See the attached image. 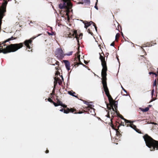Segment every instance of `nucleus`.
<instances>
[{
  "instance_id": "35",
  "label": "nucleus",
  "mask_w": 158,
  "mask_h": 158,
  "mask_svg": "<svg viewBox=\"0 0 158 158\" xmlns=\"http://www.w3.org/2000/svg\"><path fill=\"white\" fill-rule=\"evenodd\" d=\"M97 0V2L95 3V5L94 6V7L95 8H96L97 10H98V6H97V3H98V0Z\"/></svg>"
},
{
  "instance_id": "29",
  "label": "nucleus",
  "mask_w": 158,
  "mask_h": 158,
  "mask_svg": "<svg viewBox=\"0 0 158 158\" xmlns=\"http://www.w3.org/2000/svg\"><path fill=\"white\" fill-rule=\"evenodd\" d=\"M15 39V38H14L12 36L10 38L8 39L7 40L5 41L4 42L6 43V42H8L10 40H13Z\"/></svg>"
},
{
  "instance_id": "23",
  "label": "nucleus",
  "mask_w": 158,
  "mask_h": 158,
  "mask_svg": "<svg viewBox=\"0 0 158 158\" xmlns=\"http://www.w3.org/2000/svg\"><path fill=\"white\" fill-rule=\"evenodd\" d=\"M57 81L59 85H61L62 84V81L59 77H56Z\"/></svg>"
},
{
  "instance_id": "2",
  "label": "nucleus",
  "mask_w": 158,
  "mask_h": 158,
  "mask_svg": "<svg viewBox=\"0 0 158 158\" xmlns=\"http://www.w3.org/2000/svg\"><path fill=\"white\" fill-rule=\"evenodd\" d=\"M143 138L146 146L150 148L151 151H154L156 148L158 150V141L154 139L147 134H145Z\"/></svg>"
},
{
  "instance_id": "55",
  "label": "nucleus",
  "mask_w": 158,
  "mask_h": 158,
  "mask_svg": "<svg viewBox=\"0 0 158 158\" xmlns=\"http://www.w3.org/2000/svg\"><path fill=\"white\" fill-rule=\"evenodd\" d=\"M102 53L103 54V55H104V54L103 52H102Z\"/></svg>"
},
{
  "instance_id": "21",
  "label": "nucleus",
  "mask_w": 158,
  "mask_h": 158,
  "mask_svg": "<svg viewBox=\"0 0 158 158\" xmlns=\"http://www.w3.org/2000/svg\"><path fill=\"white\" fill-rule=\"evenodd\" d=\"M74 34V31L72 34L71 33H69V34H68V37L69 38H72L73 37H75V35H73Z\"/></svg>"
},
{
  "instance_id": "28",
  "label": "nucleus",
  "mask_w": 158,
  "mask_h": 158,
  "mask_svg": "<svg viewBox=\"0 0 158 158\" xmlns=\"http://www.w3.org/2000/svg\"><path fill=\"white\" fill-rule=\"evenodd\" d=\"M54 86L55 87L56 86V85L58 82H57V81L56 77H55L54 78Z\"/></svg>"
},
{
  "instance_id": "37",
  "label": "nucleus",
  "mask_w": 158,
  "mask_h": 158,
  "mask_svg": "<svg viewBox=\"0 0 158 158\" xmlns=\"http://www.w3.org/2000/svg\"><path fill=\"white\" fill-rule=\"evenodd\" d=\"M156 80H155L153 84V87L155 86L156 85Z\"/></svg>"
},
{
  "instance_id": "16",
  "label": "nucleus",
  "mask_w": 158,
  "mask_h": 158,
  "mask_svg": "<svg viewBox=\"0 0 158 158\" xmlns=\"http://www.w3.org/2000/svg\"><path fill=\"white\" fill-rule=\"evenodd\" d=\"M68 93L70 95H72L75 97L77 98V94L76 95V93L75 92H73V91H69Z\"/></svg>"
},
{
  "instance_id": "7",
  "label": "nucleus",
  "mask_w": 158,
  "mask_h": 158,
  "mask_svg": "<svg viewBox=\"0 0 158 158\" xmlns=\"http://www.w3.org/2000/svg\"><path fill=\"white\" fill-rule=\"evenodd\" d=\"M76 112L75 113V114H82L84 112L82 111H79V112H77L78 111L76 110L75 109H74L73 108H71L69 109V108H67L66 109H64V113L68 114L69 113V112L73 113L74 112Z\"/></svg>"
},
{
  "instance_id": "17",
  "label": "nucleus",
  "mask_w": 158,
  "mask_h": 158,
  "mask_svg": "<svg viewBox=\"0 0 158 158\" xmlns=\"http://www.w3.org/2000/svg\"><path fill=\"white\" fill-rule=\"evenodd\" d=\"M112 120V118H111L110 119L111 122L109 123V124L110 126L113 129H114L115 130H116L117 128H115V127H114V125L113 124Z\"/></svg>"
},
{
  "instance_id": "32",
  "label": "nucleus",
  "mask_w": 158,
  "mask_h": 158,
  "mask_svg": "<svg viewBox=\"0 0 158 158\" xmlns=\"http://www.w3.org/2000/svg\"><path fill=\"white\" fill-rule=\"evenodd\" d=\"M48 100L51 103H52L54 101H53V100L51 99V98H48V99H45V100Z\"/></svg>"
},
{
  "instance_id": "10",
  "label": "nucleus",
  "mask_w": 158,
  "mask_h": 158,
  "mask_svg": "<svg viewBox=\"0 0 158 158\" xmlns=\"http://www.w3.org/2000/svg\"><path fill=\"white\" fill-rule=\"evenodd\" d=\"M73 35H75V37L76 38L78 44H79V39H81L82 38L83 34L82 33H81L80 34L78 35L77 33V31L75 30L74 31Z\"/></svg>"
},
{
  "instance_id": "31",
  "label": "nucleus",
  "mask_w": 158,
  "mask_h": 158,
  "mask_svg": "<svg viewBox=\"0 0 158 158\" xmlns=\"http://www.w3.org/2000/svg\"><path fill=\"white\" fill-rule=\"evenodd\" d=\"M73 52L72 51L70 52H69L68 53L66 54L65 55H67V56H70L72 55Z\"/></svg>"
},
{
  "instance_id": "48",
  "label": "nucleus",
  "mask_w": 158,
  "mask_h": 158,
  "mask_svg": "<svg viewBox=\"0 0 158 158\" xmlns=\"http://www.w3.org/2000/svg\"><path fill=\"white\" fill-rule=\"evenodd\" d=\"M64 110L63 109H60V111H61V112H62Z\"/></svg>"
},
{
  "instance_id": "11",
  "label": "nucleus",
  "mask_w": 158,
  "mask_h": 158,
  "mask_svg": "<svg viewBox=\"0 0 158 158\" xmlns=\"http://www.w3.org/2000/svg\"><path fill=\"white\" fill-rule=\"evenodd\" d=\"M130 123V127H131L133 129H134L139 134H142L141 132L137 128L136 126L134 125V124H133L132 122H131L129 121V122L128 123Z\"/></svg>"
},
{
  "instance_id": "14",
  "label": "nucleus",
  "mask_w": 158,
  "mask_h": 158,
  "mask_svg": "<svg viewBox=\"0 0 158 158\" xmlns=\"http://www.w3.org/2000/svg\"><path fill=\"white\" fill-rule=\"evenodd\" d=\"M117 103L118 102L117 101H114V102L110 104L112 108L113 107V106H114L115 110H116L117 108Z\"/></svg>"
},
{
  "instance_id": "51",
  "label": "nucleus",
  "mask_w": 158,
  "mask_h": 158,
  "mask_svg": "<svg viewBox=\"0 0 158 158\" xmlns=\"http://www.w3.org/2000/svg\"><path fill=\"white\" fill-rule=\"evenodd\" d=\"M99 47H100V48L101 49V46L100 44L99 45Z\"/></svg>"
},
{
  "instance_id": "54",
  "label": "nucleus",
  "mask_w": 158,
  "mask_h": 158,
  "mask_svg": "<svg viewBox=\"0 0 158 158\" xmlns=\"http://www.w3.org/2000/svg\"><path fill=\"white\" fill-rule=\"evenodd\" d=\"M151 105H149V106H148L149 107H151Z\"/></svg>"
},
{
  "instance_id": "6",
  "label": "nucleus",
  "mask_w": 158,
  "mask_h": 158,
  "mask_svg": "<svg viewBox=\"0 0 158 158\" xmlns=\"http://www.w3.org/2000/svg\"><path fill=\"white\" fill-rule=\"evenodd\" d=\"M55 55L59 60H61L65 55L63 53V51L61 48H57L55 53Z\"/></svg>"
},
{
  "instance_id": "12",
  "label": "nucleus",
  "mask_w": 158,
  "mask_h": 158,
  "mask_svg": "<svg viewBox=\"0 0 158 158\" xmlns=\"http://www.w3.org/2000/svg\"><path fill=\"white\" fill-rule=\"evenodd\" d=\"M63 62L64 63L65 67L68 71L70 70V64L71 63L68 60H63Z\"/></svg>"
},
{
  "instance_id": "26",
  "label": "nucleus",
  "mask_w": 158,
  "mask_h": 158,
  "mask_svg": "<svg viewBox=\"0 0 158 158\" xmlns=\"http://www.w3.org/2000/svg\"><path fill=\"white\" fill-rule=\"evenodd\" d=\"M154 92V89H153L152 90V94H151L152 97V99L151 100V101H150V102H152L155 100V99H154L153 98V97Z\"/></svg>"
},
{
  "instance_id": "15",
  "label": "nucleus",
  "mask_w": 158,
  "mask_h": 158,
  "mask_svg": "<svg viewBox=\"0 0 158 158\" xmlns=\"http://www.w3.org/2000/svg\"><path fill=\"white\" fill-rule=\"evenodd\" d=\"M152 46V44H151V43H147L146 44H143V45L142 47H141V48H142V49H143V50L144 51V50L143 49V47H150V46Z\"/></svg>"
},
{
  "instance_id": "44",
  "label": "nucleus",
  "mask_w": 158,
  "mask_h": 158,
  "mask_svg": "<svg viewBox=\"0 0 158 158\" xmlns=\"http://www.w3.org/2000/svg\"><path fill=\"white\" fill-rule=\"evenodd\" d=\"M114 43L113 42V43H112L111 44H110V46H114Z\"/></svg>"
},
{
  "instance_id": "18",
  "label": "nucleus",
  "mask_w": 158,
  "mask_h": 158,
  "mask_svg": "<svg viewBox=\"0 0 158 158\" xmlns=\"http://www.w3.org/2000/svg\"><path fill=\"white\" fill-rule=\"evenodd\" d=\"M112 110H111V109H110V111H109L108 113H109V114L110 113L112 115V116L113 118L114 117L113 116V115L114 114L115 110H114V108L113 107H112Z\"/></svg>"
},
{
  "instance_id": "9",
  "label": "nucleus",
  "mask_w": 158,
  "mask_h": 158,
  "mask_svg": "<svg viewBox=\"0 0 158 158\" xmlns=\"http://www.w3.org/2000/svg\"><path fill=\"white\" fill-rule=\"evenodd\" d=\"M91 105H89V106L85 108L84 109L86 110L88 113L89 114H91L92 115H94L95 114V112L94 111V109L90 107Z\"/></svg>"
},
{
  "instance_id": "4",
  "label": "nucleus",
  "mask_w": 158,
  "mask_h": 158,
  "mask_svg": "<svg viewBox=\"0 0 158 158\" xmlns=\"http://www.w3.org/2000/svg\"><path fill=\"white\" fill-rule=\"evenodd\" d=\"M99 59L101 61V64L102 67V71L101 75L102 79L106 78V72L107 70V68L106 65V61L105 60V58L100 53Z\"/></svg>"
},
{
  "instance_id": "22",
  "label": "nucleus",
  "mask_w": 158,
  "mask_h": 158,
  "mask_svg": "<svg viewBox=\"0 0 158 158\" xmlns=\"http://www.w3.org/2000/svg\"><path fill=\"white\" fill-rule=\"evenodd\" d=\"M89 24H90V25L92 24H93V26H94L95 28V29L97 31V27L95 24L93 22L91 21L89 22Z\"/></svg>"
},
{
  "instance_id": "13",
  "label": "nucleus",
  "mask_w": 158,
  "mask_h": 158,
  "mask_svg": "<svg viewBox=\"0 0 158 158\" xmlns=\"http://www.w3.org/2000/svg\"><path fill=\"white\" fill-rule=\"evenodd\" d=\"M116 126H117V128L115 130L116 131V135L117 136H121L122 135L120 133L121 131L119 129V127L120 126L119 123H117L116 124Z\"/></svg>"
},
{
  "instance_id": "46",
  "label": "nucleus",
  "mask_w": 158,
  "mask_h": 158,
  "mask_svg": "<svg viewBox=\"0 0 158 158\" xmlns=\"http://www.w3.org/2000/svg\"><path fill=\"white\" fill-rule=\"evenodd\" d=\"M51 94L52 95V94L54 95V94H55L54 90H53L52 91V94Z\"/></svg>"
},
{
  "instance_id": "25",
  "label": "nucleus",
  "mask_w": 158,
  "mask_h": 158,
  "mask_svg": "<svg viewBox=\"0 0 158 158\" xmlns=\"http://www.w3.org/2000/svg\"><path fill=\"white\" fill-rule=\"evenodd\" d=\"M57 98H56V100H57V103L58 104H60V106L62 105H62V102L61 101H60L59 99L58 98V96H57Z\"/></svg>"
},
{
  "instance_id": "52",
  "label": "nucleus",
  "mask_w": 158,
  "mask_h": 158,
  "mask_svg": "<svg viewBox=\"0 0 158 158\" xmlns=\"http://www.w3.org/2000/svg\"><path fill=\"white\" fill-rule=\"evenodd\" d=\"M123 88V90H124L125 92H126V90H125Z\"/></svg>"
},
{
  "instance_id": "43",
  "label": "nucleus",
  "mask_w": 158,
  "mask_h": 158,
  "mask_svg": "<svg viewBox=\"0 0 158 158\" xmlns=\"http://www.w3.org/2000/svg\"><path fill=\"white\" fill-rule=\"evenodd\" d=\"M48 34L50 35H53L52 32V33H50L49 32H48Z\"/></svg>"
},
{
  "instance_id": "34",
  "label": "nucleus",
  "mask_w": 158,
  "mask_h": 158,
  "mask_svg": "<svg viewBox=\"0 0 158 158\" xmlns=\"http://www.w3.org/2000/svg\"><path fill=\"white\" fill-rule=\"evenodd\" d=\"M52 103L54 104L55 106H60V104H58L57 103H56L54 102H53Z\"/></svg>"
},
{
  "instance_id": "56",
  "label": "nucleus",
  "mask_w": 158,
  "mask_h": 158,
  "mask_svg": "<svg viewBox=\"0 0 158 158\" xmlns=\"http://www.w3.org/2000/svg\"><path fill=\"white\" fill-rule=\"evenodd\" d=\"M52 65H55V64H52Z\"/></svg>"
},
{
  "instance_id": "45",
  "label": "nucleus",
  "mask_w": 158,
  "mask_h": 158,
  "mask_svg": "<svg viewBox=\"0 0 158 158\" xmlns=\"http://www.w3.org/2000/svg\"><path fill=\"white\" fill-rule=\"evenodd\" d=\"M154 73V72H149V73L150 75H151V74H153Z\"/></svg>"
},
{
  "instance_id": "58",
  "label": "nucleus",
  "mask_w": 158,
  "mask_h": 158,
  "mask_svg": "<svg viewBox=\"0 0 158 158\" xmlns=\"http://www.w3.org/2000/svg\"><path fill=\"white\" fill-rule=\"evenodd\" d=\"M85 110H84V112H85Z\"/></svg>"
},
{
  "instance_id": "49",
  "label": "nucleus",
  "mask_w": 158,
  "mask_h": 158,
  "mask_svg": "<svg viewBox=\"0 0 158 158\" xmlns=\"http://www.w3.org/2000/svg\"><path fill=\"white\" fill-rule=\"evenodd\" d=\"M107 117H109V118H110V115H109V113H108V114H107Z\"/></svg>"
},
{
  "instance_id": "24",
  "label": "nucleus",
  "mask_w": 158,
  "mask_h": 158,
  "mask_svg": "<svg viewBox=\"0 0 158 158\" xmlns=\"http://www.w3.org/2000/svg\"><path fill=\"white\" fill-rule=\"evenodd\" d=\"M141 111L144 112H147L149 110V107H147L145 109L141 108Z\"/></svg>"
},
{
  "instance_id": "50",
  "label": "nucleus",
  "mask_w": 158,
  "mask_h": 158,
  "mask_svg": "<svg viewBox=\"0 0 158 158\" xmlns=\"http://www.w3.org/2000/svg\"><path fill=\"white\" fill-rule=\"evenodd\" d=\"M106 55H107V56H108V55H109V53H106Z\"/></svg>"
},
{
  "instance_id": "36",
  "label": "nucleus",
  "mask_w": 158,
  "mask_h": 158,
  "mask_svg": "<svg viewBox=\"0 0 158 158\" xmlns=\"http://www.w3.org/2000/svg\"><path fill=\"white\" fill-rule=\"evenodd\" d=\"M75 64H76V62L75 61H74V62L73 63H72L71 62V63L70 64L71 65V66H73V68L72 69H73V66H74V65H75Z\"/></svg>"
},
{
  "instance_id": "30",
  "label": "nucleus",
  "mask_w": 158,
  "mask_h": 158,
  "mask_svg": "<svg viewBox=\"0 0 158 158\" xmlns=\"http://www.w3.org/2000/svg\"><path fill=\"white\" fill-rule=\"evenodd\" d=\"M90 26V24H89V22H87L85 23V27L86 29H87V28Z\"/></svg>"
},
{
  "instance_id": "53",
  "label": "nucleus",
  "mask_w": 158,
  "mask_h": 158,
  "mask_svg": "<svg viewBox=\"0 0 158 158\" xmlns=\"http://www.w3.org/2000/svg\"><path fill=\"white\" fill-rule=\"evenodd\" d=\"M61 77L62 79L63 80V77L62 76H61Z\"/></svg>"
},
{
  "instance_id": "39",
  "label": "nucleus",
  "mask_w": 158,
  "mask_h": 158,
  "mask_svg": "<svg viewBox=\"0 0 158 158\" xmlns=\"http://www.w3.org/2000/svg\"><path fill=\"white\" fill-rule=\"evenodd\" d=\"M62 105H60L61 106L63 107L64 108H66L67 107V106L65 104H64L62 103Z\"/></svg>"
},
{
  "instance_id": "8",
  "label": "nucleus",
  "mask_w": 158,
  "mask_h": 158,
  "mask_svg": "<svg viewBox=\"0 0 158 158\" xmlns=\"http://www.w3.org/2000/svg\"><path fill=\"white\" fill-rule=\"evenodd\" d=\"M80 55H78L77 56V57H76L74 59V61H75L76 62V64H75L74 66H73V67H75V68H76L77 67H78L79 64H82L83 65H85L82 63L80 61Z\"/></svg>"
},
{
  "instance_id": "33",
  "label": "nucleus",
  "mask_w": 158,
  "mask_h": 158,
  "mask_svg": "<svg viewBox=\"0 0 158 158\" xmlns=\"http://www.w3.org/2000/svg\"><path fill=\"white\" fill-rule=\"evenodd\" d=\"M87 31L88 33H89L91 35H93V32L91 31V30L89 29L87 30Z\"/></svg>"
},
{
  "instance_id": "42",
  "label": "nucleus",
  "mask_w": 158,
  "mask_h": 158,
  "mask_svg": "<svg viewBox=\"0 0 158 158\" xmlns=\"http://www.w3.org/2000/svg\"><path fill=\"white\" fill-rule=\"evenodd\" d=\"M58 74H60V73L58 72V71H57L56 73V75H57V76Z\"/></svg>"
},
{
  "instance_id": "5",
  "label": "nucleus",
  "mask_w": 158,
  "mask_h": 158,
  "mask_svg": "<svg viewBox=\"0 0 158 158\" xmlns=\"http://www.w3.org/2000/svg\"><path fill=\"white\" fill-rule=\"evenodd\" d=\"M106 80L107 78L102 79V83L103 85V87L104 90V91H105L106 94L108 98L109 102L110 104L115 101L113 99L111 96L110 94L109 89L107 86Z\"/></svg>"
},
{
  "instance_id": "38",
  "label": "nucleus",
  "mask_w": 158,
  "mask_h": 158,
  "mask_svg": "<svg viewBox=\"0 0 158 158\" xmlns=\"http://www.w3.org/2000/svg\"><path fill=\"white\" fill-rule=\"evenodd\" d=\"M55 61V64L57 65V66H59V62L58 61H56L55 60H54Z\"/></svg>"
},
{
  "instance_id": "27",
  "label": "nucleus",
  "mask_w": 158,
  "mask_h": 158,
  "mask_svg": "<svg viewBox=\"0 0 158 158\" xmlns=\"http://www.w3.org/2000/svg\"><path fill=\"white\" fill-rule=\"evenodd\" d=\"M120 34L118 33L117 34H116V35L115 36V40L117 41H118L119 38V37L120 36Z\"/></svg>"
},
{
  "instance_id": "3",
  "label": "nucleus",
  "mask_w": 158,
  "mask_h": 158,
  "mask_svg": "<svg viewBox=\"0 0 158 158\" xmlns=\"http://www.w3.org/2000/svg\"><path fill=\"white\" fill-rule=\"evenodd\" d=\"M72 5L68 0H62L59 4V7L61 9H64L66 10V15L69 18L70 10L72 8Z\"/></svg>"
},
{
  "instance_id": "47",
  "label": "nucleus",
  "mask_w": 158,
  "mask_h": 158,
  "mask_svg": "<svg viewBox=\"0 0 158 158\" xmlns=\"http://www.w3.org/2000/svg\"><path fill=\"white\" fill-rule=\"evenodd\" d=\"M49 152V150H48L47 149V150L46 151H45V152L46 153H48Z\"/></svg>"
},
{
  "instance_id": "20",
  "label": "nucleus",
  "mask_w": 158,
  "mask_h": 158,
  "mask_svg": "<svg viewBox=\"0 0 158 158\" xmlns=\"http://www.w3.org/2000/svg\"><path fill=\"white\" fill-rule=\"evenodd\" d=\"M119 116L122 119L124 120L125 121V122L126 123H128L129 122V121L124 118V117H123V116L122 115L119 114Z\"/></svg>"
},
{
  "instance_id": "57",
  "label": "nucleus",
  "mask_w": 158,
  "mask_h": 158,
  "mask_svg": "<svg viewBox=\"0 0 158 158\" xmlns=\"http://www.w3.org/2000/svg\"><path fill=\"white\" fill-rule=\"evenodd\" d=\"M117 59H118V60H119L118 58H117Z\"/></svg>"
},
{
  "instance_id": "19",
  "label": "nucleus",
  "mask_w": 158,
  "mask_h": 158,
  "mask_svg": "<svg viewBox=\"0 0 158 158\" xmlns=\"http://www.w3.org/2000/svg\"><path fill=\"white\" fill-rule=\"evenodd\" d=\"M84 3H86L88 4H89L90 3V0H82V2H80L79 3L83 4Z\"/></svg>"
},
{
  "instance_id": "41",
  "label": "nucleus",
  "mask_w": 158,
  "mask_h": 158,
  "mask_svg": "<svg viewBox=\"0 0 158 158\" xmlns=\"http://www.w3.org/2000/svg\"><path fill=\"white\" fill-rule=\"evenodd\" d=\"M55 69L56 70H58L59 69V66H57L55 67Z\"/></svg>"
},
{
  "instance_id": "1",
  "label": "nucleus",
  "mask_w": 158,
  "mask_h": 158,
  "mask_svg": "<svg viewBox=\"0 0 158 158\" xmlns=\"http://www.w3.org/2000/svg\"><path fill=\"white\" fill-rule=\"evenodd\" d=\"M41 34H39L37 36L33 37L29 40H26L24 41V43L11 44L10 45L7 46L5 48L3 49L2 47L0 49V53L2 52L4 54H6L9 52H15L23 47L24 44L27 48L30 49L31 48L30 46L32 45V40L36 38L37 37L40 35Z\"/></svg>"
},
{
  "instance_id": "40",
  "label": "nucleus",
  "mask_w": 158,
  "mask_h": 158,
  "mask_svg": "<svg viewBox=\"0 0 158 158\" xmlns=\"http://www.w3.org/2000/svg\"><path fill=\"white\" fill-rule=\"evenodd\" d=\"M153 75H155V77H157V76H158V72H157V73H154Z\"/></svg>"
}]
</instances>
